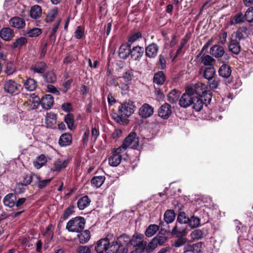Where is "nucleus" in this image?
Instances as JSON below:
<instances>
[{"mask_svg": "<svg viewBox=\"0 0 253 253\" xmlns=\"http://www.w3.org/2000/svg\"><path fill=\"white\" fill-rule=\"evenodd\" d=\"M134 103L131 100H128L121 103L118 110L113 109L111 113L112 118L119 125H126L127 118L132 114L135 109Z\"/></svg>", "mask_w": 253, "mask_h": 253, "instance_id": "nucleus-1", "label": "nucleus"}, {"mask_svg": "<svg viewBox=\"0 0 253 253\" xmlns=\"http://www.w3.org/2000/svg\"><path fill=\"white\" fill-rule=\"evenodd\" d=\"M85 224V220L83 217L76 216L68 221L66 229L70 232L80 233L84 229Z\"/></svg>", "mask_w": 253, "mask_h": 253, "instance_id": "nucleus-2", "label": "nucleus"}, {"mask_svg": "<svg viewBox=\"0 0 253 253\" xmlns=\"http://www.w3.org/2000/svg\"><path fill=\"white\" fill-rule=\"evenodd\" d=\"M144 236L138 233H135L130 238V244L136 248L137 250L139 253L144 252L147 242L143 240Z\"/></svg>", "mask_w": 253, "mask_h": 253, "instance_id": "nucleus-3", "label": "nucleus"}, {"mask_svg": "<svg viewBox=\"0 0 253 253\" xmlns=\"http://www.w3.org/2000/svg\"><path fill=\"white\" fill-rule=\"evenodd\" d=\"M21 85L18 84L14 80H7L5 81L3 84L4 91L8 94L14 95L18 94Z\"/></svg>", "mask_w": 253, "mask_h": 253, "instance_id": "nucleus-4", "label": "nucleus"}, {"mask_svg": "<svg viewBox=\"0 0 253 253\" xmlns=\"http://www.w3.org/2000/svg\"><path fill=\"white\" fill-rule=\"evenodd\" d=\"M139 139L136 137L135 132H131L124 140L123 144L127 149L130 147L133 149H136L139 145Z\"/></svg>", "mask_w": 253, "mask_h": 253, "instance_id": "nucleus-5", "label": "nucleus"}, {"mask_svg": "<svg viewBox=\"0 0 253 253\" xmlns=\"http://www.w3.org/2000/svg\"><path fill=\"white\" fill-rule=\"evenodd\" d=\"M130 238L126 234H123L118 237L116 240L121 248V253H127L128 246L130 244Z\"/></svg>", "mask_w": 253, "mask_h": 253, "instance_id": "nucleus-6", "label": "nucleus"}, {"mask_svg": "<svg viewBox=\"0 0 253 253\" xmlns=\"http://www.w3.org/2000/svg\"><path fill=\"white\" fill-rule=\"evenodd\" d=\"M194 95L191 92L187 91V88L185 92L183 94L181 98L179 100V105L183 108H186L192 105L193 103Z\"/></svg>", "mask_w": 253, "mask_h": 253, "instance_id": "nucleus-7", "label": "nucleus"}, {"mask_svg": "<svg viewBox=\"0 0 253 253\" xmlns=\"http://www.w3.org/2000/svg\"><path fill=\"white\" fill-rule=\"evenodd\" d=\"M113 235L112 234H108L106 238L101 239L97 241L94 249L95 252L100 253L105 252L106 253V250L109 245V237H113Z\"/></svg>", "mask_w": 253, "mask_h": 253, "instance_id": "nucleus-8", "label": "nucleus"}, {"mask_svg": "<svg viewBox=\"0 0 253 253\" xmlns=\"http://www.w3.org/2000/svg\"><path fill=\"white\" fill-rule=\"evenodd\" d=\"M207 87L205 84L201 83H198L193 86H190L187 87V91L191 92L194 95L195 94L201 96L207 91Z\"/></svg>", "mask_w": 253, "mask_h": 253, "instance_id": "nucleus-9", "label": "nucleus"}, {"mask_svg": "<svg viewBox=\"0 0 253 253\" xmlns=\"http://www.w3.org/2000/svg\"><path fill=\"white\" fill-rule=\"evenodd\" d=\"M171 113V107L167 103L161 105L158 111V116L165 120L168 119L170 116Z\"/></svg>", "mask_w": 253, "mask_h": 253, "instance_id": "nucleus-10", "label": "nucleus"}, {"mask_svg": "<svg viewBox=\"0 0 253 253\" xmlns=\"http://www.w3.org/2000/svg\"><path fill=\"white\" fill-rule=\"evenodd\" d=\"M203 243L198 242L193 244H186L183 248V253L191 252L192 253H200L203 248Z\"/></svg>", "mask_w": 253, "mask_h": 253, "instance_id": "nucleus-11", "label": "nucleus"}, {"mask_svg": "<svg viewBox=\"0 0 253 253\" xmlns=\"http://www.w3.org/2000/svg\"><path fill=\"white\" fill-rule=\"evenodd\" d=\"M154 113L153 108L149 104H144L139 109V114L142 118L151 117Z\"/></svg>", "mask_w": 253, "mask_h": 253, "instance_id": "nucleus-12", "label": "nucleus"}, {"mask_svg": "<svg viewBox=\"0 0 253 253\" xmlns=\"http://www.w3.org/2000/svg\"><path fill=\"white\" fill-rule=\"evenodd\" d=\"M159 49V47L156 43H151L145 47V55L150 58H155L158 54Z\"/></svg>", "mask_w": 253, "mask_h": 253, "instance_id": "nucleus-13", "label": "nucleus"}, {"mask_svg": "<svg viewBox=\"0 0 253 253\" xmlns=\"http://www.w3.org/2000/svg\"><path fill=\"white\" fill-rule=\"evenodd\" d=\"M130 52L129 56L132 60L135 61H139L143 55L144 49L143 47L136 46L130 48Z\"/></svg>", "mask_w": 253, "mask_h": 253, "instance_id": "nucleus-14", "label": "nucleus"}, {"mask_svg": "<svg viewBox=\"0 0 253 253\" xmlns=\"http://www.w3.org/2000/svg\"><path fill=\"white\" fill-rule=\"evenodd\" d=\"M40 104L45 110L50 109L54 104L53 97L50 94H46L42 97Z\"/></svg>", "mask_w": 253, "mask_h": 253, "instance_id": "nucleus-15", "label": "nucleus"}, {"mask_svg": "<svg viewBox=\"0 0 253 253\" xmlns=\"http://www.w3.org/2000/svg\"><path fill=\"white\" fill-rule=\"evenodd\" d=\"M171 233L177 237H183L187 234L186 228L182 224L176 223Z\"/></svg>", "mask_w": 253, "mask_h": 253, "instance_id": "nucleus-16", "label": "nucleus"}, {"mask_svg": "<svg viewBox=\"0 0 253 253\" xmlns=\"http://www.w3.org/2000/svg\"><path fill=\"white\" fill-rule=\"evenodd\" d=\"M34 176L35 178V179H34L35 185L40 189L46 187L50 184L52 180V178L43 180L39 175L37 174L36 175Z\"/></svg>", "mask_w": 253, "mask_h": 253, "instance_id": "nucleus-17", "label": "nucleus"}, {"mask_svg": "<svg viewBox=\"0 0 253 253\" xmlns=\"http://www.w3.org/2000/svg\"><path fill=\"white\" fill-rule=\"evenodd\" d=\"M224 53V48L219 44H215L210 48V54L215 58L221 57Z\"/></svg>", "mask_w": 253, "mask_h": 253, "instance_id": "nucleus-18", "label": "nucleus"}, {"mask_svg": "<svg viewBox=\"0 0 253 253\" xmlns=\"http://www.w3.org/2000/svg\"><path fill=\"white\" fill-rule=\"evenodd\" d=\"M9 23L12 27L16 29H22L25 27L26 23L23 18L19 17H13L9 21Z\"/></svg>", "mask_w": 253, "mask_h": 253, "instance_id": "nucleus-19", "label": "nucleus"}, {"mask_svg": "<svg viewBox=\"0 0 253 253\" xmlns=\"http://www.w3.org/2000/svg\"><path fill=\"white\" fill-rule=\"evenodd\" d=\"M69 163V161L67 159H58L54 162L51 170L53 171H60L61 169L67 167Z\"/></svg>", "mask_w": 253, "mask_h": 253, "instance_id": "nucleus-20", "label": "nucleus"}, {"mask_svg": "<svg viewBox=\"0 0 253 253\" xmlns=\"http://www.w3.org/2000/svg\"><path fill=\"white\" fill-rule=\"evenodd\" d=\"M249 34V30L245 26H242L239 28L235 32L236 38L239 41L246 39L248 37Z\"/></svg>", "mask_w": 253, "mask_h": 253, "instance_id": "nucleus-21", "label": "nucleus"}, {"mask_svg": "<svg viewBox=\"0 0 253 253\" xmlns=\"http://www.w3.org/2000/svg\"><path fill=\"white\" fill-rule=\"evenodd\" d=\"M131 46L127 44H122L119 49V56L123 59H126L129 57L130 52Z\"/></svg>", "mask_w": 253, "mask_h": 253, "instance_id": "nucleus-22", "label": "nucleus"}, {"mask_svg": "<svg viewBox=\"0 0 253 253\" xmlns=\"http://www.w3.org/2000/svg\"><path fill=\"white\" fill-rule=\"evenodd\" d=\"M42 14V9L39 5H34L31 7L30 15L31 18L37 20L41 17Z\"/></svg>", "mask_w": 253, "mask_h": 253, "instance_id": "nucleus-23", "label": "nucleus"}, {"mask_svg": "<svg viewBox=\"0 0 253 253\" xmlns=\"http://www.w3.org/2000/svg\"><path fill=\"white\" fill-rule=\"evenodd\" d=\"M229 50L233 53L238 55L241 51V47L239 42L236 40H232L228 45Z\"/></svg>", "mask_w": 253, "mask_h": 253, "instance_id": "nucleus-24", "label": "nucleus"}, {"mask_svg": "<svg viewBox=\"0 0 253 253\" xmlns=\"http://www.w3.org/2000/svg\"><path fill=\"white\" fill-rule=\"evenodd\" d=\"M0 36L4 41H10L14 37V32L10 28H3L0 31Z\"/></svg>", "mask_w": 253, "mask_h": 253, "instance_id": "nucleus-25", "label": "nucleus"}, {"mask_svg": "<svg viewBox=\"0 0 253 253\" xmlns=\"http://www.w3.org/2000/svg\"><path fill=\"white\" fill-rule=\"evenodd\" d=\"M72 135L69 133H65L61 135L58 143L61 146H67L72 142Z\"/></svg>", "mask_w": 253, "mask_h": 253, "instance_id": "nucleus-26", "label": "nucleus"}, {"mask_svg": "<svg viewBox=\"0 0 253 253\" xmlns=\"http://www.w3.org/2000/svg\"><path fill=\"white\" fill-rule=\"evenodd\" d=\"M16 200V195L14 194L10 193L4 197L3 203L5 206L11 208L15 205Z\"/></svg>", "mask_w": 253, "mask_h": 253, "instance_id": "nucleus-27", "label": "nucleus"}, {"mask_svg": "<svg viewBox=\"0 0 253 253\" xmlns=\"http://www.w3.org/2000/svg\"><path fill=\"white\" fill-rule=\"evenodd\" d=\"M219 75L224 78H228L231 74L230 67L226 64H223L218 70Z\"/></svg>", "mask_w": 253, "mask_h": 253, "instance_id": "nucleus-28", "label": "nucleus"}, {"mask_svg": "<svg viewBox=\"0 0 253 253\" xmlns=\"http://www.w3.org/2000/svg\"><path fill=\"white\" fill-rule=\"evenodd\" d=\"M79 239V242L81 244H85L87 243L90 238V233L88 230H85L82 231L77 236Z\"/></svg>", "mask_w": 253, "mask_h": 253, "instance_id": "nucleus-29", "label": "nucleus"}, {"mask_svg": "<svg viewBox=\"0 0 253 253\" xmlns=\"http://www.w3.org/2000/svg\"><path fill=\"white\" fill-rule=\"evenodd\" d=\"M2 121L6 124H14L19 121L17 115L10 113L2 116Z\"/></svg>", "mask_w": 253, "mask_h": 253, "instance_id": "nucleus-30", "label": "nucleus"}, {"mask_svg": "<svg viewBox=\"0 0 253 253\" xmlns=\"http://www.w3.org/2000/svg\"><path fill=\"white\" fill-rule=\"evenodd\" d=\"M47 66L43 62H37L31 67V70L34 73H43L46 69Z\"/></svg>", "mask_w": 253, "mask_h": 253, "instance_id": "nucleus-31", "label": "nucleus"}, {"mask_svg": "<svg viewBox=\"0 0 253 253\" xmlns=\"http://www.w3.org/2000/svg\"><path fill=\"white\" fill-rule=\"evenodd\" d=\"M24 86L27 90L32 91L36 89L37 83L34 79L29 78L24 82Z\"/></svg>", "mask_w": 253, "mask_h": 253, "instance_id": "nucleus-32", "label": "nucleus"}, {"mask_svg": "<svg viewBox=\"0 0 253 253\" xmlns=\"http://www.w3.org/2000/svg\"><path fill=\"white\" fill-rule=\"evenodd\" d=\"M112 238L109 237V245L106 250V253H121V248L116 241L112 242L111 244H110V240Z\"/></svg>", "mask_w": 253, "mask_h": 253, "instance_id": "nucleus-33", "label": "nucleus"}, {"mask_svg": "<svg viewBox=\"0 0 253 253\" xmlns=\"http://www.w3.org/2000/svg\"><path fill=\"white\" fill-rule=\"evenodd\" d=\"M90 202L91 201L87 196H83L78 201V207L80 210H83L89 206Z\"/></svg>", "mask_w": 253, "mask_h": 253, "instance_id": "nucleus-34", "label": "nucleus"}, {"mask_svg": "<svg viewBox=\"0 0 253 253\" xmlns=\"http://www.w3.org/2000/svg\"><path fill=\"white\" fill-rule=\"evenodd\" d=\"M166 81V76L162 71H159L155 73L153 77V82L154 84L159 85L164 84Z\"/></svg>", "mask_w": 253, "mask_h": 253, "instance_id": "nucleus-35", "label": "nucleus"}, {"mask_svg": "<svg viewBox=\"0 0 253 253\" xmlns=\"http://www.w3.org/2000/svg\"><path fill=\"white\" fill-rule=\"evenodd\" d=\"M56 115L50 112L46 114L45 123L47 127H52L56 123Z\"/></svg>", "mask_w": 253, "mask_h": 253, "instance_id": "nucleus-36", "label": "nucleus"}, {"mask_svg": "<svg viewBox=\"0 0 253 253\" xmlns=\"http://www.w3.org/2000/svg\"><path fill=\"white\" fill-rule=\"evenodd\" d=\"M215 73V70L213 66L205 68L203 71L204 77L209 81L212 80Z\"/></svg>", "mask_w": 253, "mask_h": 253, "instance_id": "nucleus-37", "label": "nucleus"}, {"mask_svg": "<svg viewBox=\"0 0 253 253\" xmlns=\"http://www.w3.org/2000/svg\"><path fill=\"white\" fill-rule=\"evenodd\" d=\"M112 153V156L109 158V164L111 166L117 167L120 164L123 155H118L114 153Z\"/></svg>", "mask_w": 253, "mask_h": 253, "instance_id": "nucleus-38", "label": "nucleus"}, {"mask_svg": "<svg viewBox=\"0 0 253 253\" xmlns=\"http://www.w3.org/2000/svg\"><path fill=\"white\" fill-rule=\"evenodd\" d=\"M42 33V30L39 28H34L26 31L24 32V36L29 37L33 38L37 37L40 36Z\"/></svg>", "mask_w": 253, "mask_h": 253, "instance_id": "nucleus-39", "label": "nucleus"}, {"mask_svg": "<svg viewBox=\"0 0 253 253\" xmlns=\"http://www.w3.org/2000/svg\"><path fill=\"white\" fill-rule=\"evenodd\" d=\"M193 108L196 111H200L203 107L204 101L203 99L196 96H194Z\"/></svg>", "mask_w": 253, "mask_h": 253, "instance_id": "nucleus-40", "label": "nucleus"}, {"mask_svg": "<svg viewBox=\"0 0 253 253\" xmlns=\"http://www.w3.org/2000/svg\"><path fill=\"white\" fill-rule=\"evenodd\" d=\"M46 162L47 160L45 156L41 155L37 157L36 161L33 162V164L37 169H40L46 164Z\"/></svg>", "mask_w": 253, "mask_h": 253, "instance_id": "nucleus-41", "label": "nucleus"}, {"mask_svg": "<svg viewBox=\"0 0 253 253\" xmlns=\"http://www.w3.org/2000/svg\"><path fill=\"white\" fill-rule=\"evenodd\" d=\"M180 92L176 89H173L169 93L168 99L171 103H175L178 100Z\"/></svg>", "mask_w": 253, "mask_h": 253, "instance_id": "nucleus-42", "label": "nucleus"}, {"mask_svg": "<svg viewBox=\"0 0 253 253\" xmlns=\"http://www.w3.org/2000/svg\"><path fill=\"white\" fill-rule=\"evenodd\" d=\"M246 20L245 16L242 12L236 14L231 21V25H236L244 23Z\"/></svg>", "mask_w": 253, "mask_h": 253, "instance_id": "nucleus-43", "label": "nucleus"}, {"mask_svg": "<svg viewBox=\"0 0 253 253\" xmlns=\"http://www.w3.org/2000/svg\"><path fill=\"white\" fill-rule=\"evenodd\" d=\"M105 178L103 176H97L93 177L91 180L92 186L96 188H99L104 183Z\"/></svg>", "mask_w": 253, "mask_h": 253, "instance_id": "nucleus-44", "label": "nucleus"}, {"mask_svg": "<svg viewBox=\"0 0 253 253\" xmlns=\"http://www.w3.org/2000/svg\"><path fill=\"white\" fill-rule=\"evenodd\" d=\"M175 218V214L172 210H167L164 214V220L167 223L172 222Z\"/></svg>", "mask_w": 253, "mask_h": 253, "instance_id": "nucleus-45", "label": "nucleus"}, {"mask_svg": "<svg viewBox=\"0 0 253 253\" xmlns=\"http://www.w3.org/2000/svg\"><path fill=\"white\" fill-rule=\"evenodd\" d=\"M64 121L69 129L72 130L75 128L74 125V118L73 114H67L64 118Z\"/></svg>", "mask_w": 253, "mask_h": 253, "instance_id": "nucleus-46", "label": "nucleus"}, {"mask_svg": "<svg viewBox=\"0 0 253 253\" xmlns=\"http://www.w3.org/2000/svg\"><path fill=\"white\" fill-rule=\"evenodd\" d=\"M159 226L156 224H151L146 229L145 234L147 237H150L153 236L159 230Z\"/></svg>", "mask_w": 253, "mask_h": 253, "instance_id": "nucleus-47", "label": "nucleus"}, {"mask_svg": "<svg viewBox=\"0 0 253 253\" xmlns=\"http://www.w3.org/2000/svg\"><path fill=\"white\" fill-rule=\"evenodd\" d=\"M201 63L204 65L207 66H212V63L215 61V59L211 56L209 55H203L201 57Z\"/></svg>", "mask_w": 253, "mask_h": 253, "instance_id": "nucleus-48", "label": "nucleus"}, {"mask_svg": "<svg viewBox=\"0 0 253 253\" xmlns=\"http://www.w3.org/2000/svg\"><path fill=\"white\" fill-rule=\"evenodd\" d=\"M200 221L201 219L199 217L193 215L190 218H189L187 223L191 228H194L200 226Z\"/></svg>", "mask_w": 253, "mask_h": 253, "instance_id": "nucleus-49", "label": "nucleus"}, {"mask_svg": "<svg viewBox=\"0 0 253 253\" xmlns=\"http://www.w3.org/2000/svg\"><path fill=\"white\" fill-rule=\"evenodd\" d=\"M58 14V8H54L51 9L48 13L46 18L45 19L47 23L52 22L57 17Z\"/></svg>", "mask_w": 253, "mask_h": 253, "instance_id": "nucleus-50", "label": "nucleus"}, {"mask_svg": "<svg viewBox=\"0 0 253 253\" xmlns=\"http://www.w3.org/2000/svg\"><path fill=\"white\" fill-rule=\"evenodd\" d=\"M44 80L48 83H54L56 81V76L54 73L50 71L43 76Z\"/></svg>", "mask_w": 253, "mask_h": 253, "instance_id": "nucleus-51", "label": "nucleus"}, {"mask_svg": "<svg viewBox=\"0 0 253 253\" xmlns=\"http://www.w3.org/2000/svg\"><path fill=\"white\" fill-rule=\"evenodd\" d=\"M193 240H198L202 239L204 237V233L200 229H195L190 234Z\"/></svg>", "mask_w": 253, "mask_h": 253, "instance_id": "nucleus-52", "label": "nucleus"}, {"mask_svg": "<svg viewBox=\"0 0 253 253\" xmlns=\"http://www.w3.org/2000/svg\"><path fill=\"white\" fill-rule=\"evenodd\" d=\"M27 39L25 37H21L16 39V41L14 42H13L12 47L13 48H16L21 47V46L27 43Z\"/></svg>", "mask_w": 253, "mask_h": 253, "instance_id": "nucleus-53", "label": "nucleus"}, {"mask_svg": "<svg viewBox=\"0 0 253 253\" xmlns=\"http://www.w3.org/2000/svg\"><path fill=\"white\" fill-rule=\"evenodd\" d=\"M34 175H36V174L32 173L30 175H26L23 177V180L20 182L22 183L25 186H27L30 184L32 181H34V179H35Z\"/></svg>", "mask_w": 253, "mask_h": 253, "instance_id": "nucleus-54", "label": "nucleus"}, {"mask_svg": "<svg viewBox=\"0 0 253 253\" xmlns=\"http://www.w3.org/2000/svg\"><path fill=\"white\" fill-rule=\"evenodd\" d=\"M246 20L249 23L253 22V6H250L245 13Z\"/></svg>", "mask_w": 253, "mask_h": 253, "instance_id": "nucleus-55", "label": "nucleus"}, {"mask_svg": "<svg viewBox=\"0 0 253 253\" xmlns=\"http://www.w3.org/2000/svg\"><path fill=\"white\" fill-rule=\"evenodd\" d=\"M74 212V207L73 206H70L68 207L66 210L64 211V213L60 217V220H66L71 214H72Z\"/></svg>", "mask_w": 253, "mask_h": 253, "instance_id": "nucleus-56", "label": "nucleus"}, {"mask_svg": "<svg viewBox=\"0 0 253 253\" xmlns=\"http://www.w3.org/2000/svg\"><path fill=\"white\" fill-rule=\"evenodd\" d=\"M189 217H187L186 214L184 212H181L179 213L177 221L179 222V224H182V223H187L188 222Z\"/></svg>", "mask_w": 253, "mask_h": 253, "instance_id": "nucleus-57", "label": "nucleus"}, {"mask_svg": "<svg viewBox=\"0 0 253 253\" xmlns=\"http://www.w3.org/2000/svg\"><path fill=\"white\" fill-rule=\"evenodd\" d=\"M157 244L153 238L152 240L148 244L147 246H146L145 250L147 253H151L152 252L157 246Z\"/></svg>", "mask_w": 253, "mask_h": 253, "instance_id": "nucleus-58", "label": "nucleus"}, {"mask_svg": "<svg viewBox=\"0 0 253 253\" xmlns=\"http://www.w3.org/2000/svg\"><path fill=\"white\" fill-rule=\"evenodd\" d=\"M200 97L203 99V100H204L205 102L204 103L207 105V104H209L210 103L211 100L212 96L211 93L207 90L203 94L200 96Z\"/></svg>", "mask_w": 253, "mask_h": 253, "instance_id": "nucleus-59", "label": "nucleus"}, {"mask_svg": "<svg viewBox=\"0 0 253 253\" xmlns=\"http://www.w3.org/2000/svg\"><path fill=\"white\" fill-rule=\"evenodd\" d=\"M84 35V28L81 26L77 27L75 32V37L77 39H81Z\"/></svg>", "mask_w": 253, "mask_h": 253, "instance_id": "nucleus-60", "label": "nucleus"}, {"mask_svg": "<svg viewBox=\"0 0 253 253\" xmlns=\"http://www.w3.org/2000/svg\"><path fill=\"white\" fill-rule=\"evenodd\" d=\"M220 80L218 79H213L209 81V85L210 87L212 89L218 88Z\"/></svg>", "mask_w": 253, "mask_h": 253, "instance_id": "nucleus-61", "label": "nucleus"}, {"mask_svg": "<svg viewBox=\"0 0 253 253\" xmlns=\"http://www.w3.org/2000/svg\"><path fill=\"white\" fill-rule=\"evenodd\" d=\"M133 76V71L128 70L125 72L123 76L121 77L125 80V82L127 83L131 81Z\"/></svg>", "mask_w": 253, "mask_h": 253, "instance_id": "nucleus-62", "label": "nucleus"}, {"mask_svg": "<svg viewBox=\"0 0 253 253\" xmlns=\"http://www.w3.org/2000/svg\"><path fill=\"white\" fill-rule=\"evenodd\" d=\"M15 71H16V68H15L14 65L11 62L8 63L7 64L5 73L8 75H12Z\"/></svg>", "mask_w": 253, "mask_h": 253, "instance_id": "nucleus-63", "label": "nucleus"}, {"mask_svg": "<svg viewBox=\"0 0 253 253\" xmlns=\"http://www.w3.org/2000/svg\"><path fill=\"white\" fill-rule=\"evenodd\" d=\"M77 253H90V248L87 246H80L77 249Z\"/></svg>", "mask_w": 253, "mask_h": 253, "instance_id": "nucleus-64", "label": "nucleus"}]
</instances>
